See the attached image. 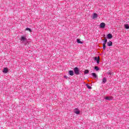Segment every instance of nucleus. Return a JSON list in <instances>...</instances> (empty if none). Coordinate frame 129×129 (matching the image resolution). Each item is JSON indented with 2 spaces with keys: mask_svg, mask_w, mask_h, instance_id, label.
I'll use <instances>...</instances> for the list:
<instances>
[{
  "mask_svg": "<svg viewBox=\"0 0 129 129\" xmlns=\"http://www.w3.org/2000/svg\"><path fill=\"white\" fill-rule=\"evenodd\" d=\"M89 73V71L88 70H85L84 74H88Z\"/></svg>",
  "mask_w": 129,
  "mask_h": 129,
  "instance_id": "obj_16",
  "label": "nucleus"
},
{
  "mask_svg": "<svg viewBox=\"0 0 129 129\" xmlns=\"http://www.w3.org/2000/svg\"><path fill=\"white\" fill-rule=\"evenodd\" d=\"M86 86H87V88H88V89H91V87L90 86L88 85V84H87Z\"/></svg>",
  "mask_w": 129,
  "mask_h": 129,
  "instance_id": "obj_20",
  "label": "nucleus"
},
{
  "mask_svg": "<svg viewBox=\"0 0 129 129\" xmlns=\"http://www.w3.org/2000/svg\"><path fill=\"white\" fill-rule=\"evenodd\" d=\"M91 75L94 79H97V78H98V77L97 76V75H96L95 74V73H92L91 74Z\"/></svg>",
  "mask_w": 129,
  "mask_h": 129,
  "instance_id": "obj_3",
  "label": "nucleus"
},
{
  "mask_svg": "<svg viewBox=\"0 0 129 129\" xmlns=\"http://www.w3.org/2000/svg\"><path fill=\"white\" fill-rule=\"evenodd\" d=\"M96 18H97V14L96 13H94L93 14V19H96Z\"/></svg>",
  "mask_w": 129,
  "mask_h": 129,
  "instance_id": "obj_13",
  "label": "nucleus"
},
{
  "mask_svg": "<svg viewBox=\"0 0 129 129\" xmlns=\"http://www.w3.org/2000/svg\"><path fill=\"white\" fill-rule=\"evenodd\" d=\"M25 31H29V32H32V30L31 29H30L29 28H26Z\"/></svg>",
  "mask_w": 129,
  "mask_h": 129,
  "instance_id": "obj_18",
  "label": "nucleus"
},
{
  "mask_svg": "<svg viewBox=\"0 0 129 129\" xmlns=\"http://www.w3.org/2000/svg\"><path fill=\"white\" fill-rule=\"evenodd\" d=\"M94 60L96 61L97 64H99V56L97 57H95Z\"/></svg>",
  "mask_w": 129,
  "mask_h": 129,
  "instance_id": "obj_6",
  "label": "nucleus"
},
{
  "mask_svg": "<svg viewBox=\"0 0 129 129\" xmlns=\"http://www.w3.org/2000/svg\"><path fill=\"white\" fill-rule=\"evenodd\" d=\"M8 71H9L8 70V68H5L3 72V73H8Z\"/></svg>",
  "mask_w": 129,
  "mask_h": 129,
  "instance_id": "obj_11",
  "label": "nucleus"
},
{
  "mask_svg": "<svg viewBox=\"0 0 129 129\" xmlns=\"http://www.w3.org/2000/svg\"><path fill=\"white\" fill-rule=\"evenodd\" d=\"M124 27H125V29H129L128 24H125L124 25Z\"/></svg>",
  "mask_w": 129,
  "mask_h": 129,
  "instance_id": "obj_17",
  "label": "nucleus"
},
{
  "mask_svg": "<svg viewBox=\"0 0 129 129\" xmlns=\"http://www.w3.org/2000/svg\"><path fill=\"white\" fill-rule=\"evenodd\" d=\"M100 28H101L102 29H104V28H105V23H101L100 24Z\"/></svg>",
  "mask_w": 129,
  "mask_h": 129,
  "instance_id": "obj_5",
  "label": "nucleus"
},
{
  "mask_svg": "<svg viewBox=\"0 0 129 129\" xmlns=\"http://www.w3.org/2000/svg\"><path fill=\"white\" fill-rule=\"evenodd\" d=\"M107 74L108 75H111V73H110V72H108L107 73Z\"/></svg>",
  "mask_w": 129,
  "mask_h": 129,
  "instance_id": "obj_22",
  "label": "nucleus"
},
{
  "mask_svg": "<svg viewBox=\"0 0 129 129\" xmlns=\"http://www.w3.org/2000/svg\"><path fill=\"white\" fill-rule=\"evenodd\" d=\"M20 41L23 43V44H25V42H27V38L26 36H21L20 37Z\"/></svg>",
  "mask_w": 129,
  "mask_h": 129,
  "instance_id": "obj_1",
  "label": "nucleus"
},
{
  "mask_svg": "<svg viewBox=\"0 0 129 129\" xmlns=\"http://www.w3.org/2000/svg\"><path fill=\"white\" fill-rule=\"evenodd\" d=\"M106 44L105 43H103V50H105V49L106 48V46L105 45Z\"/></svg>",
  "mask_w": 129,
  "mask_h": 129,
  "instance_id": "obj_15",
  "label": "nucleus"
},
{
  "mask_svg": "<svg viewBox=\"0 0 129 129\" xmlns=\"http://www.w3.org/2000/svg\"><path fill=\"white\" fill-rule=\"evenodd\" d=\"M105 99H106V100H112V97L107 96L105 98Z\"/></svg>",
  "mask_w": 129,
  "mask_h": 129,
  "instance_id": "obj_9",
  "label": "nucleus"
},
{
  "mask_svg": "<svg viewBox=\"0 0 129 129\" xmlns=\"http://www.w3.org/2000/svg\"><path fill=\"white\" fill-rule=\"evenodd\" d=\"M74 71L76 75H79V74H80V73H79V69L77 67L74 68Z\"/></svg>",
  "mask_w": 129,
  "mask_h": 129,
  "instance_id": "obj_2",
  "label": "nucleus"
},
{
  "mask_svg": "<svg viewBox=\"0 0 129 129\" xmlns=\"http://www.w3.org/2000/svg\"><path fill=\"white\" fill-rule=\"evenodd\" d=\"M74 113H76V114H80V111L78 110V108H75Z\"/></svg>",
  "mask_w": 129,
  "mask_h": 129,
  "instance_id": "obj_4",
  "label": "nucleus"
},
{
  "mask_svg": "<svg viewBox=\"0 0 129 129\" xmlns=\"http://www.w3.org/2000/svg\"><path fill=\"white\" fill-rule=\"evenodd\" d=\"M95 69L96 71H98V70H99V68H98V67H97V66H95Z\"/></svg>",
  "mask_w": 129,
  "mask_h": 129,
  "instance_id": "obj_19",
  "label": "nucleus"
},
{
  "mask_svg": "<svg viewBox=\"0 0 129 129\" xmlns=\"http://www.w3.org/2000/svg\"><path fill=\"white\" fill-rule=\"evenodd\" d=\"M107 39H111L112 38V35H111V34H108L107 35Z\"/></svg>",
  "mask_w": 129,
  "mask_h": 129,
  "instance_id": "obj_10",
  "label": "nucleus"
},
{
  "mask_svg": "<svg viewBox=\"0 0 129 129\" xmlns=\"http://www.w3.org/2000/svg\"><path fill=\"white\" fill-rule=\"evenodd\" d=\"M77 43H78L79 44H82V42L80 41V39H77Z\"/></svg>",
  "mask_w": 129,
  "mask_h": 129,
  "instance_id": "obj_14",
  "label": "nucleus"
},
{
  "mask_svg": "<svg viewBox=\"0 0 129 129\" xmlns=\"http://www.w3.org/2000/svg\"><path fill=\"white\" fill-rule=\"evenodd\" d=\"M63 77H64V78H67V76H64Z\"/></svg>",
  "mask_w": 129,
  "mask_h": 129,
  "instance_id": "obj_23",
  "label": "nucleus"
},
{
  "mask_svg": "<svg viewBox=\"0 0 129 129\" xmlns=\"http://www.w3.org/2000/svg\"><path fill=\"white\" fill-rule=\"evenodd\" d=\"M107 46H108L109 47H110L112 46V42L109 41V42H107Z\"/></svg>",
  "mask_w": 129,
  "mask_h": 129,
  "instance_id": "obj_7",
  "label": "nucleus"
},
{
  "mask_svg": "<svg viewBox=\"0 0 129 129\" xmlns=\"http://www.w3.org/2000/svg\"><path fill=\"white\" fill-rule=\"evenodd\" d=\"M69 74L71 75V76H73V75H74V72H73V71H69Z\"/></svg>",
  "mask_w": 129,
  "mask_h": 129,
  "instance_id": "obj_8",
  "label": "nucleus"
},
{
  "mask_svg": "<svg viewBox=\"0 0 129 129\" xmlns=\"http://www.w3.org/2000/svg\"><path fill=\"white\" fill-rule=\"evenodd\" d=\"M106 43H107V39L106 38H105L103 44H106Z\"/></svg>",
  "mask_w": 129,
  "mask_h": 129,
  "instance_id": "obj_21",
  "label": "nucleus"
},
{
  "mask_svg": "<svg viewBox=\"0 0 129 129\" xmlns=\"http://www.w3.org/2000/svg\"><path fill=\"white\" fill-rule=\"evenodd\" d=\"M107 81L106 78H103L102 80L103 83H105Z\"/></svg>",
  "mask_w": 129,
  "mask_h": 129,
  "instance_id": "obj_12",
  "label": "nucleus"
}]
</instances>
